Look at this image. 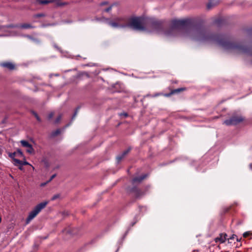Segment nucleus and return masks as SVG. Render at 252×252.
I'll list each match as a JSON object with an SVG mask.
<instances>
[{
  "instance_id": "obj_1",
  "label": "nucleus",
  "mask_w": 252,
  "mask_h": 252,
  "mask_svg": "<svg viewBox=\"0 0 252 252\" xmlns=\"http://www.w3.org/2000/svg\"><path fill=\"white\" fill-rule=\"evenodd\" d=\"M127 28L140 31L150 29L168 37L181 35L195 41L214 43L226 50L235 53V42L229 35L213 34L201 26H193L192 20L189 18L172 20L169 29L166 31L167 24L163 21L153 18L143 19L133 17L128 19Z\"/></svg>"
},
{
  "instance_id": "obj_2",
  "label": "nucleus",
  "mask_w": 252,
  "mask_h": 252,
  "mask_svg": "<svg viewBox=\"0 0 252 252\" xmlns=\"http://www.w3.org/2000/svg\"><path fill=\"white\" fill-rule=\"evenodd\" d=\"M48 201H44L37 204L29 213L26 219V223H29L48 204Z\"/></svg>"
},
{
  "instance_id": "obj_3",
  "label": "nucleus",
  "mask_w": 252,
  "mask_h": 252,
  "mask_svg": "<svg viewBox=\"0 0 252 252\" xmlns=\"http://www.w3.org/2000/svg\"><path fill=\"white\" fill-rule=\"evenodd\" d=\"M243 120L242 117L233 116L224 121L223 123L227 126L236 125Z\"/></svg>"
},
{
  "instance_id": "obj_4",
  "label": "nucleus",
  "mask_w": 252,
  "mask_h": 252,
  "mask_svg": "<svg viewBox=\"0 0 252 252\" xmlns=\"http://www.w3.org/2000/svg\"><path fill=\"white\" fill-rule=\"evenodd\" d=\"M20 143L23 147L27 148L26 150L27 153L29 154H32L34 152V149L32 145L30 144L29 142L23 140L20 141Z\"/></svg>"
},
{
  "instance_id": "obj_5",
  "label": "nucleus",
  "mask_w": 252,
  "mask_h": 252,
  "mask_svg": "<svg viewBox=\"0 0 252 252\" xmlns=\"http://www.w3.org/2000/svg\"><path fill=\"white\" fill-rule=\"evenodd\" d=\"M129 18L126 17H118L115 19V20L117 21L119 24L122 25H126L124 28H127Z\"/></svg>"
},
{
  "instance_id": "obj_6",
  "label": "nucleus",
  "mask_w": 252,
  "mask_h": 252,
  "mask_svg": "<svg viewBox=\"0 0 252 252\" xmlns=\"http://www.w3.org/2000/svg\"><path fill=\"white\" fill-rule=\"evenodd\" d=\"M227 236L226 234L221 233L219 237L215 238V242L216 243L220 242V243H223L226 240Z\"/></svg>"
},
{
  "instance_id": "obj_7",
  "label": "nucleus",
  "mask_w": 252,
  "mask_h": 252,
  "mask_svg": "<svg viewBox=\"0 0 252 252\" xmlns=\"http://www.w3.org/2000/svg\"><path fill=\"white\" fill-rule=\"evenodd\" d=\"M109 25L113 28H124L126 25H122V24H119L117 21L114 20V21H110L108 23Z\"/></svg>"
},
{
  "instance_id": "obj_8",
  "label": "nucleus",
  "mask_w": 252,
  "mask_h": 252,
  "mask_svg": "<svg viewBox=\"0 0 252 252\" xmlns=\"http://www.w3.org/2000/svg\"><path fill=\"white\" fill-rule=\"evenodd\" d=\"M147 176V174H144L142 176H140L139 177H134L132 180V184H135L136 183H141L145 178H146Z\"/></svg>"
},
{
  "instance_id": "obj_9",
  "label": "nucleus",
  "mask_w": 252,
  "mask_h": 252,
  "mask_svg": "<svg viewBox=\"0 0 252 252\" xmlns=\"http://www.w3.org/2000/svg\"><path fill=\"white\" fill-rule=\"evenodd\" d=\"M130 148H128L124 151L122 154L118 155L117 157V162H119L130 151Z\"/></svg>"
},
{
  "instance_id": "obj_10",
  "label": "nucleus",
  "mask_w": 252,
  "mask_h": 252,
  "mask_svg": "<svg viewBox=\"0 0 252 252\" xmlns=\"http://www.w3.org/2000/svg\"><path fill=\"white\" fill-rule=\"evenodd\" d=\"M0 65L2 67L9 69V70H13L14 69L15 67L14 64L10 62L1 63L0 64Z\"/></svg>"
},
{
  "instance_id": "obj_11",
  "label": "nucleus",
  "mask_w": 252,
  "mask_h": 252,
  "mask_svg": "<svg viewBox=\"0 0 252 252\" xmlns=\"http://www.w3.org/2000/svg\"><path fill=\"white\" fill-rule=\"evenodd\" d=\"M185 90V88H181L174 89V90H172L170 93L165 94L164 96L168 97V96H170L172 94L179 93Z\"/></svg>"
},
{
  "instance_id": "obj_12",
  "label": "nucleus",
  "mask_w": 252,
  "mask_h": 252,
  "mask_svg": "<svg viewBox=\"0 0 252 252\" xmlns=\"http://www.w3.org/2000/svg\"><path fill=\"white\" fill-rule=\"evenodd\" d=\"M19 28L23 29H33L35 28V27L30 24L24 23L21 25H19Z\"/></svg>"
},
{
  "instance_id": "obj_13",
  "label": "nucleus",
  "mask_w": 252,
  "mask_h": 252,
  "mask_svg": "<svg viewBox=\"0 0 252 252\" xmlns=\"http://www.w3.org/2000/svg\"><path fill=\"white\" fill-rule=\"evenodd\" d=\"M14 164L15 165L17 164H19L21 165H31L28 161H22L20 160V159H17V158H14Z\"/></svg>"
},
{
  "instance_id": "obj_14",
  "label": "nucleus",
  "mask_w": 252,
  "mask_h": 252,
  "mask_svg": "<svg viewBox=\"0 0 252 252\" xmlns=\"http://www.w3.org/2000/svg\"><path fill=\"white\" fill-rule=\"evenodd\" d=\"M131 191L135 193V195L137 198L140 197L143 194V193L141 191V190L135 187L131 189Z\"/></svg>"
},
{
  "instance_id": "obj_15",
  "label": "nucleus",
  "mask_w": 252,
  "mask_h": 252,
  "mask_svg": "<svg viewBox=\"0 0 252 252\" xmlns=\"http://www.w3.org/2000/svg\"><path fill=\"white\" fill-rule=\"evenodd\" d=\"M61 129H57L56 130L52 131L50 133V136L51 138L55 137L57 136V135H58L59 134H60L61 133Z\"/></svg>"
},
{
  "instance_id": "obj_16",
  "label": "nucleus",
  "mask_w": 252,
  "mask_h": 252,
  "mask_svg": "<svg viewBox=\"0 0 252 252\" xmlns=\"http://www.w3.org/2000/svg\"><path fill=\"white\" fill-rule=\"evenodd\" d=\"M38 2L40 4H46L50 3H53L52 0H38Z\"/></svg>"
},
{
  "instance_id": "obj_17",
  "label": "nucleus",
  "mask_w": 252,
  "mask_h": 252,
  "mask_svg": "<svg viewBox=\"0 0 252 252\" xmlns=\"http://www.w3.org/2000/svg\"><path fill=\"white\" fill-rule=\"evenodd\" d=\"M2 26V28H19V25H17V24H16V25H14V24H9V25H5V26Z\"/></svg>"
},
{
  "instance_id": "obj_18",
  "label": "nucleus",
  "mask_w": 252,
  "mask_h": 252,
  "mask_svg": "<svg viewBox=\"0 0 252 252\" xmlns=\"http://www.w3.org/2000/svg\"><path fill=\"white\" fill-rule=\"evenodd\" d=\"M223 20L220 18L216 19L214 22V24H216L218 26H220Z\"/></svg>"
},
{
  "instance_id": "obj_19",
  "label": "nucleus",
  "mask_w": 252,
  "mask_h": 252,
  "mask_svg": "<svg viewBox=\"0 0 252 252\" xmlns=\"http://www.w3.org/2000/svg\"><path fill=\"white\" fill-rule=\"evenodd\" d=\"M24 36L28 37V38H29L30 39L32 40V41H33L34 42H36L37 43H39V41L37 39L33 38L31 35H25Z\"/></svg>"
},
{
  "instance_id": "obj_20",
  "label": "nucleus",
  "mask_w": 252,
  "mask_h": 252,
  "mask_svg": "<svg viewBox=\"0 0 252 252\" xmlns=\"http://www.w3.org/2000/svg\"><path fill=\"white\" fill-rule=\"evenodd\" d=\"M15 152L17 153L16 155H17L18 156H19L20 157H23V152L20 149H17V150Z\"/></svg>"
},
{
  "instance_id": "obj_21",
  "label": "nucleus",
  "mask_w": 252,
  "mask_h": 252,
  "mask_svg": "<svg viewBox=\"0 0 252 252\" xmlns=\"http://www.w3.org/2000/svg\"><path fill=\"white\" fill-rule=\"evenodd\" d=\"M32 114L34 116V117L36 118V120L40 122H41V119L40 118H39V117L38 116V114L34 111H32Z\"/></svg>"
},
{
  "instance_id": "obj_22",
  "label": "nucleus",
  "mask_w": 252,
  "mask_h": 252,
  "mask_svg": "<svg viewBox=\"0 0 252 252\" xmlns=\"http://www.w3.org/2000/svg\"><path fill=\"white\" fill-rule=\"evenodd\" d=\"M16 155H17V153L15 152H13V153H9L8 154L9 157L10 158H12L13 160H14V158H15V157L16 156Z\"/></svg>"
},
{
  "instance_id": "obj_23",
  "label": "nucleus",
  "mask_w": 252,
  "mask_h": 252,
  "mask_svg": "<svg viewBox=\"0 0 252 252\" xmlns=\"http://www.w3.org/2000/svg\"><path fill=\"white\" fill-rule=\"evenodd\" d=\"M44 16L45 14L44 13H38L33 15L34 18H40Z\"/></svg>"
},
{
  "instance_id": "obj_24",
  "label": "nucleus",
  "mask_w": 252,
  "mask_h": 252,
  "mask_svg": "<svg viewBox=\"0 0 252 252\" xmlns=\"http://www.w3.org/2000/svg\"><path fill=\"white\" fill-rule=\"evenodd\" d=\"M60 195L59 194H55L52 196L51 198V200L53 201L55 200L60 197Z\"/></svg>"
},
{
  "instance_id": "obj_25",
  "label": "nucleus",
  "mask_w": 252,
  "mask_h": 252,
  "mask_svg": "<svg viewBox=\"0 0 252 252\" xmlns=\"http://www.w3.org/2000/svg\"><path fill=\"white\" fill-rule=\"evenodd\" d=\"M79 109H80V107L79 106H78V107H77L76 108V110L75 111V112H74V114H73V116L72 117V119H73L75 117V116H76V115L77 114L78 111L79 110Z\"/></svg>"
},
{
  "instance_id": "obj_26",
  "label": "nucleus",
  "mask_w": 252,
  "mask_h": 252,
  "mask_svg": "<svg viewBox=\"0 0 252 252\" xmlns=\"http://www.w3.org/2000/svg\"><path fill=\"white\" fill-rule=\"evenodd\" d=\"M214 5V4H213L211 1H210L209 2H208V3L207 4V8L208 9H210L211 8V7H212Z\"/></svg>"
},
{
  "instance_id": "obj_27",
  "label": "nucleus",
  "mask_w": 252,
  "mask_h": 252,
  "mask_svg": "<svg viewBox=\"0 0 252 252\" xmlns=\"http://www.w3.org/2000/svg\"><path fill=\"white\" fill-rule=\"evenodd\" d=\"M61 118H62V116H61V115H59V116L56 118V120H55V124H57V123H58L60 121V120H61Z\"/></svg>"
},
{
  "instance_id": "obj_28",
  "label": "nucleus",
  "mask_w": 252,
  "mask_h": 252,
  "mask_svg": "<svg viewBox=\"0 0 252 252\" xmlns=\"http://www.w3.org/2000/svg\"><path fill=\"white\" fill-rule=\"evenodd\" d=\"M112 8V5H111V6H109L108 7H107V8H106L104 10V11L106 12H109L111 10Z\"/></svg>"
},
{
  "instance_id": "obj_29",
  "label": "nucleus",
  "mask_w": 252,
  "mask_h": 252,
  "mask_svg": "<svg viewBox=\"0 0 252 252\" xmlns=\"http://www.w3.org/2000/svg\"><path fill=\"white\" fill-rule=\"evenodd\" d=\"M54 116V113L53 112H51L50 113V114H49L48 116V120H50L52 118V117H53Z\"/></svg>"
},
{
  "instance_id": "obj_30",
  "label": "nucleus",
  "mask_w": 252,
  "mask_h": 252,
  "mask_svg": "<svg viewBox=\"0 0 252 252\" xmlns=\"http://www.w3.org/2000/svg\"><path fill=\"white\" fill-rule=\"evenodd\" d=\"M250 234V233L249 232H246L245 233H244L243 234V237H245V238H246L247 237H248Z\"/></svg>"
},
{
  "instance_id": "obj_31",
  "label": "nucleus",
  "mask_w": 252,
  "mask_h": 252,
  "mask_svg": "<svg viewBox=\"0 0 252 252\" xmlns=\"http://www.w3.org/2000/svg\"><path fill=\"white\" fill-rule=\"evenodd\" d=\"M108 4V2L107 1H104L100 3V5L103 6V5H107Z\"/></svg>"
},
{
  "instance_id": "obj_32",
  "label": "nucleus",
  "mask_w": 252,
  "mask_h": 252,
  "mask_svg": "<svg viewBox=\"0 0 252 252\" xmlns=\"http://www.w3.org/2000/svg\"><path fill=\"white\" fill-rule=\"evenodd\" d=\"M56 176V174H53L50 178V179L47 181V183L51 181Z\"/></svg>"
},
{
  "instance_id": "obj_33",
  "label": "nucleus",
  "mask_w": 252,
  "mask_h": 252,
  "mask_svg": "<svg viewBox=\"0 0 252 252\" xmlns=\"http://www.w3.org/2000/svg\"><path fill=\"white\" fill-rule=\"evenodd\" d=\"M120 115L121 116H124V117H125V118H126V117H127L128 114H127L126 113H121V114H120Z\"/></svg>"
},
{
  "instance_id": "obj_34",
  "label": "nucleus",
  "mask_w": 252,
  "mask_h": 252,
  "mask_svg": "<svg viewBox=\"0 0 252 252\" xmlns=\"http://www.w3.org/2000/svg\"><path fill=\"white\" fill-rule=\"evenodd\" d=\"M160 95V94L157 93V94H154L153 95H152V96L153 97H156V96H159Z\"/></svg>"
},
{
  "instance_id": "obj_35",
  "label": "nucleus",
  "mask_w": 252,
  "mask_h": 252,
  "mask_svg": "<svg viewBox=\"0 0 252 252\" xmlns=\"http://www.w3.org/2000/svg\"><path fill=\"white\" fill-rule=\"evenodd\" d=\"M250 167L252 170V163L250 165Z\"/></svg>"
},
{
  "instance_id": "obj_36",
  "label": "nucleus",
  "mask_w": 252,
  "mask_h": 252,
  "mask_svg": "<svg viewBox=\"0 0 252 252\" xmlns=\"http://www.w3.org/2000/svg\"><path fill=\"white\" fill-rule=\"evenodd\" d=\"M46 183H42L41 184V186H44L45 185H46Z\"/></svg>"
},
{
  "instance_id": "obj_37",
  "label": "nucleus",
  "mask_w": 252,
  "mask_h": 252,
  "mask_svg": "<svg viewBox=\"0 0 252 252\" xmlns=\"http://www.w3.org/2000/svg\"><path fill=\"white\" fill-rule=\"evenodd\" d=\"M2 29V26H0V30H1Z\"/></svg>"
},
{
  "instance_id": "obj_38",
  "label": "nucleus",
  "mask_w": 252,
  "mask_h": 252,
  "mask_svg": "<svg viewBox=\"0 0 252 252\" xmlns=\"http://www.w3.org/2000/svg\"><path fill=\"white\" fill-rule=\"evenodd\" d=\"M19 168V169H20V170H22V169H23V168H22V166L20 167Z\"/></svg>"
},
{
  "instance_id": "obj_39",
  "label": "nucleus",
  "mask_w": 252,
  "mask_h": 252,
  "mask_svg": "<svg viewBox=\"0 0 252 252\" xmlns=\"http://www.w3.org/2000/svg\"><path fill=\"white\" fill-rule=\"evenodd\" d=\"M234 238V236H233L232 237L230 238V239H233Z\"/></svg>"
}]
</instances>
